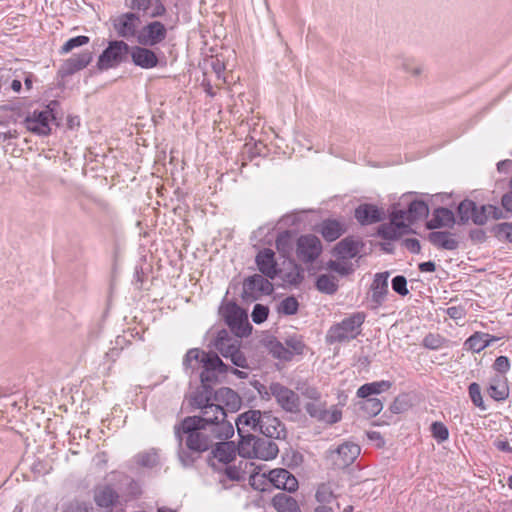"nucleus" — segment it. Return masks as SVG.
Here are the masks:
<instances>
[{"label": "nucleus", "mask_w": 512, "mask_h": 512, "mask_svg": "<svg viewBox=\"0 0 512 512\" xmlns=\"http://www.w3.org/2000/svg\"><path fill=\"white\" fill-rule=\"evenodd\" d=\"M195 418L185 417L174 426L178 441V458L184 467L192 466L199 456L214 446L216 440H228L199 424Z\"/></svg>", "instance_id": "obj_1"}, {"label": "nucleus", "mask_w": 512, "mask_h": 512, "mask_svg": "<svg viewBox=\"0 0 512 512\" xmlns=\"http://www.w3.org/2000/svg\"><path fill=\"white\" fill-rule=\"evenodd\" d=\"M237 431L260 432L269 439H281L286 435L282 422L271 414L260 410H248L240 414L236 421Z\"/></svg>", "instance_id": "obj_2"}, {"label": "nucleus", "mask_w": 512, "mask_h": 512, "mask_svg": "<svg viewBox=\"0 0 512 512\" xmlns=\"http://www.w3.org/2000/svg\"><path fill=\"white\" fill-rule=\"evenodd\" d=\"M200 421V425L207 427L217 435L224 438H231L234 435V428L230 421L227 420V414L219 403H212L204 406L200 410V415L190 416Z\"/></svg>", "instance_id": "obj_3"}, {"label": "nucleus", "mask_w": 512, "mask_h": 512, "mask_svg": "<svg viewBox=\"0 0 512 512\" xmlns=\"http://www.w3.org/2000/svg\"><path fill=\"white\" fill-rule=\"evenodd\" d=\"M366 315L363 312H355L344 318L341 322L330 327L326 334V341L330 344L344 343L355 339L361 334V327Z\"/></svg>", "instance_id": "obj_4"}, {"label": "nucleus", "mask_w": 512, "mask_h": 512, "mask_svg": "<svg viewBox=\"0 0 512 512\" xmlns=\"http://www.w3.org/2000/svg\"><path fill=\"white\" fill-rule=\"evenodd\" d=\"M130 46L122 40L110 41L97 61L99 70H108L125 62L129 56Z\"/></svg>", "instance_id": "obj_5"}, {"label": "nucleus", "mask_w": 512, "mask_h": 512, "mask_svg": "<svg viewBox=\"0 0 512 512\" xmlns=\"http://www.w3.org/2000/svg\"><path fill=\"white\" fill-rule=\"evenodd\" d=\"M272 292L273 285L268 278L264 275L254 274L244 280L241 296L245 302L251 303Z\"/></svg>", "instance_id": "obj_6"}, {"label": "nucleus", "mask_w": 512, "mask_h": 512, "mask_svg": "<svg viewBox=\"0 0 512 512\" xmlns=\"http://www.w3.org/2000/svg\"><path fill=\"white\" fill-rule=\"evenodd\" d=\"M204 359L206 361L201 366L203 368L200 374L201 383L205 387L212 388V385L218 382L219 376L225 375L229 368L216 353L204 356Z\"/></svg>", "instance_id": "obj_7"}, {"label": "nucleus", "mask_w": 512, "mask_h": 512, "mask_svg": "<svg viewBox=\"0 0 512 512\" xmlns=\"http://www.w3.org/2000/svg\"><path fill=\"white\" fill-rule=\"evenodd\" d=\"M53 110L48 105L44 110H35L24 119L26 129L34 134L46 136L50 134V122L54 120Z\"/></svg>", "instance_id": "obj_8"}, {"label": "nucleus", "mask_w": 512, "mask_h": 512, "mask_svg": "<svg viewBox=\"0 0 512 512\" xmlns=\"http://www.w3.org/2000/svg\"><path fill=\"white\" fill-rule=\"evenodd\" d=\"M322 252L320 239L312 234L302 235L296 242L297 258L303 263L314 262Z\"/></svg>", "instance_id": "obj_9"}, {"label": "nucleus", "mask_w": 512, "mask_h": 512, "mask_svg": "<svg viewBox=\"0 0 512 512\" xmlns=\"http://www.w3.org/2000/svg\"><path fill=\"white\" fill-rule=\"evenodd\" d=\"M140 24L139 15L132 12L123 13L113 20V27L117 35L125 39L137 38Z\"/></svg>", "instance_id": "obj_10"}, {"label": "nucleus", "mask_w": 512, "mask_h": 512, "mask_svg": "<svg viewBox=\"0 0 512 512\" xmlns=\"http://www.w3.org/2000/svg\"><path fill=\"white\" fill-rule=\"evenodd\" d=\"M167 36V29L160 21H153L143 26L138 34L137 41L142 46H155Z\"/></svg>", "instance_id": "obj_11"}, {"label": "nucleus", "mask_w": 512, "mask_h": 512, "mask_svg": "<svg viewBox=\"0 0 512 512\" xmlns=\"http://www.w3.org/2000/svg\"><path fill=\"white\" fill-rule=\"evenodd\" d=\"M270 392L283 410L295 413L299 411V396L280 383H272Z\"/></svg>", "instance_id": "obj_12"}, {"label": "nucleus", "mask_w": 512, "mask_h": 512, "mask_svg": "<svg viewBox=\"0 0 512 512\" xmlns=\"http://www.w3.org/2000/svg\"><path fill=\"white\" fill-rule=\"evenodd\" d=\"M224 319L227 325L238 335H244L246 328L249 326L247 315L236 304H227L223 311Z\"/></svg>", "instance_id": "obj_13"}, {"label": "nucleus", "mask_w": 512, "mask_h": 512, "mask_svg": "<svg viewBox=\"0 0 512 512\" xmlns=\"http://www.w3.org/2000/svg\"><path fill=\"white\" fill-rule=\"evenodd\" d=\"M268 480L278 489L295 492L298 489V480L287 469L276 468L264 474Z\"/></svg>", "instance_id": "obj_14"}, {"label": "nucleus", "mask_w": 512, "mask_h": 512, "mask_svg": "<svg viewBox=\"0 0 512 512\" xmlns=\"http://www.w3.org/2000/svg\"><path fill=\"white\" fill-rule=\"evenodd\" d=\"M148 46H132L129 55L134 65L142 69H152L158 65V57Z\"/></svg>", "instance_id": "obj_15"}, {"label": "nucleus", "mask_w": 512, "mask_h": 512, "mask_svg": "<svg viewBox=\"0 0 512 512\" xmlns=\"http://www.w3.org/2000/svg\"><path fill=\"white\" fill-rule=\"evenodd\" d=\"M364 244L360 238L348 236L334 248L335 255L342 260H349L359 255Z\"/></svg>", "instance_id": "obj_16"}, {"label": "nucleus", "mask_w": 512, "mask_h": 512, "mask_svg": "<svg viewBox=\"0 0 512 512\" xmlns=\"http://www.w3.org/2000/svg\"><path fill=\"white\" fill-rule=\"evenodd\" d=\"M384 210L373 204H361L355 209V218L361 225H370L384 219Z\"/></svg>", "instance_id": "obj_17"}, {"label": "nucleus", "mask_w": 512, "mask_h": 512, "mask_svg": "<svg viewBox=\"0 0 512 512\" xmlns=\"http://www.w3.org/2000/svg\"><path fill=\"white\" fill-rule=\"evenodd\" d=\"M396 213H402L401 220L407 224V227L410 224H413L419 220L426 218L429 214L428 205L421 200L412 201L407 210H394Z\"/></svg>", "instance_id": "obj_18"}, {"label": "nucleus", "mask_w": 512, "mask_h": 512, "mask_svg": "<svg viewBox=\"0 0 512 512\" xmlns=\"http://www.w3.org/2000/svg\"><path fill=\"white\" fill-rule=\"evenodd\" d=\"M256 264L260 272L267 278L274 279L279 270L275 260V253L271 249H263L256 256Z\"/></svg>", "instance_id": "obj_19"}, {"label": "nucleus", "mask_w": 512, "mask_h": 512, "mask_svg": "<svg viewBox=\"0 0 512 512\" xmlns=\"http://www.w3.org/2000/svg\"><path fill=\"white\" fill-rule=\"evenodd\" d=\"M402 213H396L394 210L390 216V222L380 226L379 235L388 240L397 239L406 229L407 224L401 220Z\"/></svg>", "instance_id": "obj_20"}, {"label": "nucleus", "mask_w": 512, "mask_h": 512, "mask_svg": "<svg viewBox=\"0 0 512 512\" xmlns=\"http://www.w3.org/2000/svg\"><path fill=\"white\" fill-rule=\"evenodd\" d=\"M91 61L92 53L89 51H84L80 54L73 55L63 63L59 70V73L62 76L72 75L75 72L87 67Z\"/></svg>", "instance_id": "obj_21"}, {"label": "nucleus", "mask_w": 512, "mask_h": 512, "mask_svg": "<svg viewBox=\"0 0 512 512\" xmlns=\"http://www.w3.org/2000/svg\"><path fill=\"white\" fill-rule=\"evenodd\" d=\"M388 272L377 273L374 277L371 285V301L374 304V308L381 306L388 293Z\"/></svg>", "instance_id": "obj_22"}, {"label": "nucleus", "mask_w": 512, "mask_h": 512, "mask_svg": "<svg viewBox=\"0 0 512 512\" xmlns=\"http://www.w3.org/2000/svg\"><path fill=\"white\" fill-rule=\"evenodd\" d=\"M94 501L101 508H111L119 500L118 492L111 485H98L94 489Z\"/></svg>", "instance_id": "obj_23"}, {"label": "nucleus", "mask_w": 512, "mask_h": 512, "mask_svg": "<svg viewBox=\"0 0 512 512\" xmlns=\"http://www.w3.org/2000/svg\"><path fill=\"white\" fill-rule=\"evenodd\" d=\"M211 449L213 457L225 464L233 461L237 453L234 442L228 440H216Z\"/></svg>", "instance_id": "obj_24"}, {"label": "nucleus", "mask_w": 512, "mask_h": 512, "mask_svg": "<svg viewBox=\"0 0 512 512\" xmlns=\"http://www.w3.org/2000/svg\"><path fill=\"white\" fill-rule=\"evenodd\" d=\"M488 395L495 401H504L509 397L508 380L505 376L495 375L490 379Z\"/></svg>", "instance_id": "obj_25"}, {"label": "nucleus", "mask_w": 512, "mask_h": 512, "mask_svg": "<svg viewBox=\"0 0 512 512\" xmlns=\"http://www.w3.org/2000/svg\"><path fill=\"white\" fill-rule=\"evenodd\" d=\"M504 336H495L483 332H475L465 342V345L471 351L479 353L493 342L503 339Z\"/></svg>", "instance_id": "obj_26"}, {"label": "nucleus", "mask_w": 512, "mask_h": 512, "mask_svg": "<svg viewBox=\"0 0 512 512\" xmlns=\"http://www.w3.org/2000/svg\"><path fill=\"white\" fill-rule=\"evenodd\" d=\"M214 346L223 357L228 359L239 349V341L230 337L227 331L222 330L218 333Z\"/></svg>", "instance_id": "obj_27"}, {"label": "nucleus", "mask_w": 512, "mask_h": 512, "mask_svg": "<svg viewBox=\"0 0 512 512\" xmlns=\"http://www.w3.org/2000/svg\"><path fill=\"white\" fill-rule=\"evenodd\" d=\"M429 242L440 249L456 250L459 242L448 231H434L428 235Z\"/></svg>", "instance_id": "obj_28"}, {"label": "nucleus", "mask_w": 512, "mask_h": 512, "mask_svg": "<svg viewBox=\"0 0 512 512\" xmlns=\"http://www.w3.org/2000/svg\"><path fill=\"white\" fill-rule=\"evenodd\" d=\"M346 231L345 225L335 219L324 220L320 224L319 232L326 241L332 242L338 239Z\"/></svg>", "instance_id": "obj_29"}, {"label": "nucleus", "mask_w": 512, "mask_h": 512, "mask_svg": "<svg viewBox=\"0 0 512 512\" xmlns=\"http://www.w3.org/2000/svg\"><path fill=\"white\" fill-rule=\"evenodd\" d=\"M336 454L338 457L336 460L337 465L340 467H346L353 463L358 457L360 454V447L355 443L347 442L337 448Z\"/></svg>", "instance_id": "obj_30"}, {"label": "nucleus", "mask_w": 512, "mask_h": 512, "mask_svg": "<svg viewBox=\"0 0 512 512\" xmlns=\"http://www.w3.org/2000/svg\"><path fill=\"white\" fill-rule=\"evenodd\" d=\"M279 452L278 445L272 439L256 437L255 458L261 460L274 459Z\"/></svg>", "instance_id": "obj_31"}, {"label": "nucleus", "mask_w": 512, "mask_h": 512, "mask_svg": "<svg viewBox=\"0 0 512 512\" xmlns=\"http://www.w3.org/2000/svg\"><path fill=\"white\" fill-rule=\"evenodd\" d=\"M454 214L447 208H438L434 211L433 217L427 222L428 229H437L451 226L454 223Z\"/></svg>", "instance_id": "obj_32"}, {"label": "nucleus", "mask_w": 512, "mask_h": 512, "mask_svg": "<svg viewBox=\"0 0 512 512\" xmlns=\"http://www.w3.org/2000/svg\"><path fill=\"white\" fill-rule=\"evenodd\" d=\"M212 352L206 353L198 348H192L187 351L183 358V367L188 372H193L200 368L204 362V356H210Z\"/></svg>", "instance_id": "obj_33"}, {"label": "nucleus", "mask_w": 512, "mask_h": 512, "mask_svg": "<svg viewBox=\"0 0 512 512\" xmlns=\"http://www.w3.org/2000/svg\"><path fill=\"white\" fill-rule=\"evenodd\" d=\"M241 440L236 447L237 452L240 456L248 459L255 458V447H256V437L250 432H240L238 431Z\"/></svg>", "instance_id": "obj_34"}, {"label": "nucleus", "mask_w": 512, "mask_h": 512, "mask_svg": "<svg viewBox=\"0 0 512 512\" xmlns=\"http://www.w3.org/2000/svg\"><path fill=\"white\" fill-rule=\"evenodd\" d=\"M272 505L277 512H301L298 502L285 493H278L272 499Z\"/></svg>", "instance_id": "obj_35"}, {"label": "nucleus", "mask_w": 512, "mask_h": 512, "mask_svg": "<svg viewBox=\"0 0 512 512\" xmlns=\"http://www.w3.org/2000/svg\"><path fill=\"white\" fill-rule=\"evenodd\" d=\"M391 386V382L386 380L366 383L358 388L357 396L359 398H367L373 394H380L387 391Z\"/></svg>", "instance_id": "obj_36"}, {"label": "nucleus", "mask_w": 512, "mask_h": 512, "mask_svg": "<svg viewBox=\"0 0 512 512\" xmlns=\"http://www.w3.org/2000/svg\"><path fill=\"white\" fill-rule=\"evenodd\" d=\"M214 400L219 404L224 403L226 406L235 409L240 404V398L235 391L228 387H222L215 391Z\"/></svg>", "instance_id": "obj_37"}, {"label": "nucleus", "mask_w": 512, "mask_h": 512, "mask_svg": "<svg viewBox=\"0 0 512 512\" xmlns=\"http://www.w3.org/2000/svg\"><path fill=\"white\" fill-rule=\"evenodd\" d=\"M397 66L404 72L411 74L413 77H419L424 71L422 64L418 63L412 57L403 55L397 57Z\"/></svg>", "instance_id": "obj_38"}, {"label": "nucleus", "mask_w": 512, "mask_h": 512, "mask_svg": "<svg viewBox=\"0 0 512 512\" xmlns=\"http://www.w3.org/2000/svg\"><path fill=\"white\" fill-rule=\"evenodd\" d=\"M316 288L322 293L332 295L338 290V279L331 274H321L316 280Z\"/></svg>", "instance_id": "obj_39"}, {"label": "nucleus", "mask_w": 512, "mask_h": 512, "mask_svg": "<svg viewBox=\"0 0 512 512\" xmlns=\"http://www.w3.org/2000/svg\"><path fill=\"white\" fill-rule=\"evenodd\" d=\"M294 239L291 231L281 232L276 239V248L284 257H289L293 251Z\"/></svg>", "instance_id": "obj_40"}, {"label": "nucleus", "mask_w": 512, "mask_h": 512, "mask_svg": "<svg viewBox=\"0 0 512 512\" xmlns=\"http://www.w3.org/2000/svg\"><path fill=\"white\" fill-rule=\"evenodd\" d=\"M212 396L213 389L202 385V389L194 393L192 397V405L201 410L204 406H208L213 403L211 402Z\"/></svg>", "instance_id": "obj_41"}, {"label": "nucleus", "mask_w": 512, "mask_h": 512, "mask_svg": "<svg viewBox=\"0 0 512 512\" xmlns=\"http://www.w3.org/2000/svg\"><path fill=\"white\" fill-rule=\"evenodd\" d=\"M476 211V203L472 200L465 199L458 206V215L462 223L469 220L473 222L474 214Z\"/></svg>", "instance_id": "obj_42"}, {"label": "nucleus", "mask_w": 512, "mask_h": 512, "mask_svg": "<svg viewBox=\"0 0 512 512\" xmlns=\"http://www.w3.org/2000/svg\"><path fill=\"white\" fill-rule=\"evenodd\" d=\"M248 462L240 461L239 465H229L225 469L226 476L232 480V481H242L245 479L246 471L245 468L247 467Z\"/></svg>", "instance_id": "obj_43"}, {"label": "nucleus", "mask_w": 512, "mask_h": 512, "mask_svg": "<svg viewBox=\"0 0 512 512\" xmlns=\"http://www.w3.org/2000/svg\"><path fill=\"white\" fill-rule=\"evenodd\" d=\"M269 350L273 357L275 358L284 361L291 360V353L288 351L289 348H286V345L279 341H271L269 345Z\"/></svg>", "instance_id": "obj_44"}, {"label": "nucleus", "mask_w": 512, "mask_h": 512, "mask_svg": "<svg viewBox=\"0 0 512 512\" xmlns=\"http://www.w3.org/2000/svg\"><path fill=\"white\" fill-rule=\"evenodd\" d=\"M362 409L365 410L369 416H376L382 411L383 403L378 398L367 397L362 404Z\"/></svg>", "instance_id": "obj_45"}, {"label": "nucleus", "mask_w": 512, "mask_h": 512, "mask_svg": "<svg viewBox=\"0 0 512 512\" xmlns=\"http://www.w3.org/2000/svg\"><path fill=\"white\" fill-rule=\"evenodd\" d=\"M493 232L499 240L512 242V223L497 224L493 227Z\"/></svg>", "instance_id": "obj_46"}, {"label": "nucleus", "mask_w": 512, "mask_h": 512, "mask_svg": "<svg viewBox=\"0 0 512 512\" xmlns=\"http://www.w3.org/2000/svg\"><path fill=\"white\" fill-rule=\"evenodd\" d=\"M299 303L293 296L283 299L278 306V312L284 315H293L298 310Z\"/></svg>", "instance_id": "obj_47"}, {"label": "nucleus", "mask_w": 512, "mask_h": 512, "mask_svg": "<svg viewBox=\"0 0 512 512\" xmlns=\"http://www.w3.org/2000/svg\"><path fill=\"white\" fill-rule=\"evenodd\" d=\"M468 393L472 403L476 407L480 408L483 411L487 409L482 398L480 385L478 383H471L468 387Z\"/></svg>", "instance_id": "obj_48"}, {"label": "nucleus", "mask_w": 512, "mask_h": 512, "mask_svg": "<svg viewBox=\"0 0 512 512\" xmlns=\"http://www.w3.org/2000/svg\"><path fill=\"white\" fill-rule=\"evenodd\" d=\"M328 268L334 272L339 273L342 276H346L353 271L352 264L346 262V260L339 259L331 260L328 262Z\"/></svg>", "instance_id": "obj_49"}, {"label": "nucleus", "mask_w": 512, "mask_h": 512, "mask_svg": "<svg viewBox=\"0 0 512 512\" xmlns=\"http://www.w3.org/2000/svg\"><path fill=\"white\" fill-rule=\"evenodd\" d=\"M137 462L144 467H154L159 462V457L156 451L151 450L141 453L137 456Z\"/></svg>", "instance_id": "obj_50"}, {"label": "nucleus", "mask_w": 512, "mask_h": 512, "mask_svg": "<svg viewBox=\"0 0 512 512\" xmlns=\"http://www.w3.org/2000/svg\"><path fill=\"white\" fill-rule=\"evenodd\" d=\"M89 41H90V39L87 36L80 35V36L73 37V38L69 39L68 41H66L65 44L61 47V53H63V54L69 53L76 47H80V46L88 44Z\"/></svg>", "instance_id": "obj_51"}, {"label": "nucleus", "mask_w": 512, "mask_h": 512, "mask_svg": "<svg viewBox=\"0 0 512 512\" xmlns=\"http://www.w3.org/2000/svg\"><path fill=\"white\" fill-rule=\"evenodd\" d=\"M286 348H289V352L291 353V359L295 355H300L303 353L305 344L299 337H290L285 341Z\"/></svg>", "instance_id": "obj_52"}, {"label": "nucleus", "mask_w": 512, "mask_h": 512, "mask_svg": "<svg viewBox=\"0 0 512 512\" xmlns=\"http://www.w3.org/2000/svg\"><path fill=\"white\" fill-rule=\"evenodd\" d=\"M431 433L432 436L439 442H444L449 437V431L447 427L442 422H433L431 424Z\"/></svg>", "instance_id": "obj_53"}, {"label": "nucleus", "mask_w": 512, "mask_h": 512, "mask_svg": "<svg viewBox=\"0 0 512 512\" xmlns=\"http://www.w3.org/2000/svg\"><path fill=\"white\" fill-rule=\"evenodd\" d=\"M490 219L489 204L477 206L473 218V223L479 226L485 225Z\"/></svg>", "instance_id": "obj_54"}, {"label": "nucleus", "mask_w": 512, "mask_h": 512, "mask_svg": "<svg viewBox=\"0 0 512 512\" xmlns=\"http://www.w3.org/2000/svg\"><path fill=\"white\" fill-rule=\"evenodd\" d=\"M341 418L342 411L336 406H333L331 409H325L320 421L325 422L327 424H334L339 422Z\"/></svg>", "instance_id": "obj_55"}, {"label": "nucleus", "mask_w": 512, "mask_h": 512, "mask_svg": "<svg viewBox=\"0 0 512 512\" xmlns=\"http://www.w3.org/2000/svg\"><path fill=\"white\" fill-rule=\"evenodd\" d=\"M269 314V309L267 306L256 304L253 308L251 317L254 323L261 324L263 323Z\"/></svg>", "instance_id": "obj_56"}, {"label": "nucleus", "mask_w": 512, "mask_h": 512, "mask_svg": "<svg viewBox=\"0 0 512 512\" xmlns=\"http://www.w3.org/2000/svg\"><path fill=\"white\" fill-rule=\"evenodd\" d=\"M392 289L401 296L409 293L407 289V280L404 276L398 275L392 279Z\"/></svg>", "instance_id": "obj_57"}, {"label": "nucleus", "mask_w": 512, "mask_h": 512, "mask_svg": "<svg viewBox=\"0 0 512 512\" xmlns=\"http://www.w3.org/2000/svg\"><path fill=\"white\" fill-rule=\"evenodd\" d=\"M492 367L500 376H504L510 369V361L506 356H498Z\"/></svg>", "instance_id": "obj_58"}, {"label": "nucleus", "mask_w": 512, "mask_h": 512, "mask_svg": "<svg viewBox=\"0 0 512 512\" xmlns=\"http://www.w3.org/2000/svg\"><path fill=\"white\" fill-rule=\"evenodd\" d=\"M93 507L90 503L85 501H73L71 502L66 512H92Z\"/></svg>", "instance_id": "obj_59"}, {"label": "nucleus", "mask_w": 512, "mask_h": 512, "mask_svg": "<svg viewBox=\"0 0 512 512\" xmlns=\"http://www.w3.org/2000/svg\"><path fill=\"white\" fill-rule=\"evenodd\" d=\"M306 412L313 418H316L317 420H321V417H322V414L324 413L325 411V407L324 405L320 404V403H308L306 405Z\"/></svg>", "instance_id": "obj_60"}, {"label": "nucleus", "mask_w": 512, "mask_h": 512, "mask_svg": "<svg viewBox=\"0 0 512 512\" xmlns=\"http://www.w3.org/2000/svg\"><path fill=\"white\" fill-rule=\"evenodd\" d=\"M446 314L454 320H459L465 317L466 310L463 306H451L446 309Z\"/></svg>", "instance_id": "obj_61"}, {"label": "nucleus", "mask_w": 512, "mask_h": 512, "mask_svg": "<svg viewBox=\"0 0 512 512\" xmlns=\"http://www.w3.org/2000/svg\"><path fill=\"white\" fill-rule=\"evenodd\" d=\"M211 68L213 70V72L215 73L217 79H222L223 82H225V78L223 77V73L225 71V65L224 63L219 60L218 58H215V59H212L211 60Z\"/></svg>", "instance_id": "obj_62"}, {"label": "nucleus", "mask_w": 512, "mask_h": 512, "mask_svg": "<svg viewBox=\"0 0 512 512\" xmlns=\"http://www.w3.org/2000/svg\"><path fill=\"white\" fill-rule=\"evenodd\" d=\"M229 359L237 367L248 368L247 359L240 349H238Z\"/></svg>", "instance_id": "obj_63"}, {"label": "nucleus", "mask_w": 512, "mask_h": 512, "mask_svg": "<svg viewBox=\"0 0 512 512\" xmlns=\"http://www.w3.org/2000/svg\"><path fill=\"white\" fill-rule=\"evenodd\" d=\"M423 344L427 348L437 349L441 345V339L437 335L428 334L427 336H425Z\"/></svg>", "instance_id": "obj_64"}]
</instances>
